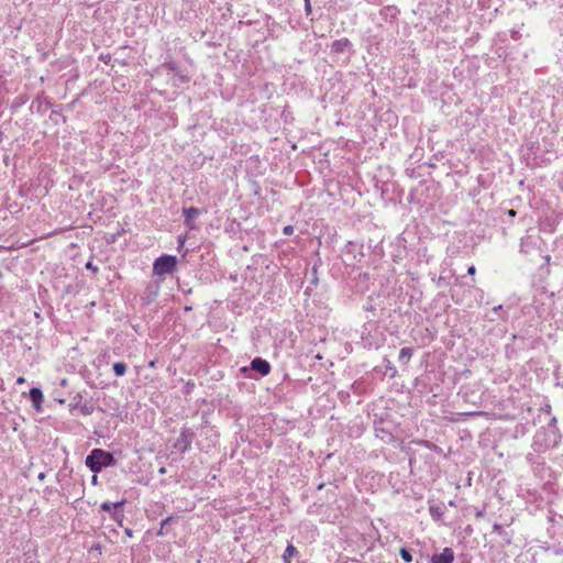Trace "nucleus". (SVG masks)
Here are the masks:
<instances>
[{"instance_id":"f257e3e1","label":"nucleus","mask_w":563,"mask_h":563,"mask_svg":"<svg viewBox=\"0 0 563 563\" xmlns=\"http://www.w3.org/2000/svg\"><path fill=\"white\" fill-rule=\"evenodd\" d=\"M113 464V455L103 451L102 449H93L91 453L86 457V465L93 473H99L102 467Z\"/></svg>"},{"instance_id":"f03ea898","label":"nucleus","mask_w":563,"mask_h":563,"mask_svg":"<svg viewBox=\"0 0 563 563\" xmlns=\"http://www.w3.org/2000/svg\"><path fill=\"white\" fill-rule=\"evenodd\" d=\"M177 265V258L173 255H162L156 258L153 264V272L155 275L170 274L175 271Z\"/></svg>"},{"instance_id":"7ed1b4c3","label":"nucleus","mask_w":563,"mask_h":563,"mask_svg":"<svg viewBox=\"0 0 563 563\" xmlns=\"http://www.w3.org/2000/svg\"><path fill=\"white\" fill-rule=\"evenodd\" d=\"M183 213L185 216V224L187 225V228L189 230L196 229L194 220L198 214H200V210L195 207L183 208Z\"/></svg>"},{"instance_id":"20e7f679","label":"nucleus","mask_w":563,"mask_h":563,"mask_svg":"<svg viewBox=\"0 0 563 563\" xmlns=\"http://www.w3.org/2000/svg\"><path fill=\"white\" fill-rule=\"evenodd\" d=\"M251 368L258 372L262 376H266L271 372L269 363L260 357H256L252 361Z\"/></svg>"},{"instance_id":"39448f33","label":"nucleus","mask_w":563,"mask_h":563,"mask_svg":"<svg viewBox=\"0 0 563 563\" xmlns=\"http://www.w3.org/2000/svg\"><path fill=\"white\" fill-rule=\"evenodd\" d=\"M453 560V551L450 548H445L440 554L433 555L430 560V563H452Z\"/></svg>"},{"instance_id":"423d86ee","label":"nucleus","mask_w":563,"mask_h":563,"mask_svg":"<svg viewBox=\"0 0 563 563\" xmlns=\"http://www.w3.org/2000/svg\"><path fill=\"white\" fill-rule=\"evenodd\" d=\"M30 399L37 411L42 410V402L44 400L43 393L40 388L33 387L30 389Z\"/></svg>"},{"instance_id":"0eeeda50","label":"nucleus","mask_w":563,"mask_h":563,"mask_svg":"<svg viewBox=\"0 0 563 563\" xmlns=\"http://www.w3.org/2000/svg\"><path fill=\"white\" fill-rule=\"evenodd\" d=\"M351 46V42L347 38H340L331 44V51L335 54L343 53Z\"/></svg>"},{"instance_id":"6e6552de","label":"nucleus","mask_w":563,"mask_h":563,"mask_svg":"<svg viewBox=\"0 0 563 563\" xmlns=\"http://www.w3.org/2000/svg\"><path fill=\"white\" fill-rule=\"evenodd\" d=\"M298 553L294 544L289 543L283 554L284 563H291V559Z\"/></svg>"},{"instance_id":"1a4fd4ad","label":"nucleus","mask_w":563,"mask_h":563,"mask_svg":"<svg viewBox=\"0 0 563 563\" xmlns=\"http://www.w3.org/2000/svg\"><path fill=\"white\" fill-rule=\"evenodd\" d=\"M412 356V350L410 347H402L399 352V362L407 365Z\"/></svg>"},{"instance_id":"9d476101","label":"nucleus","mask_w":563,"mask_h":563,"mask_svg":"<svg viewBox=\"0 0 563 563\" xmlns=\"http://www.w3.org/2000/svg\"><path fill=\"white\" fill-rule=\"evenodd\" d=\"M113 372L115 376H123L126 372V365L123 362H117L113 364Z\"/></svg>"},{"instance_id":"9b49d317","label":"nucleus","mask_w":563,"mask_h":563,"mask_svg":"<svg viewBox=\"0 0 563 563\" xmlns=\"http://www.w3.org/2000/svg\"><path fill=\"white\" fill-rule=\"evenodd\" d=\"M69 407H70V410L79 408V411L82 415H90V412H91L86 405L79 407L77 404H70Z\"/></svg>"},{"instance_id":"f8f14e48","label":"nucleus","mask_w":563,"mask_h":563,"mask_svg":"<svg viewBox=\"0 0 563 563\" xmlns=\"http://www.w3.org/2000/svg\"><path fill=\"white\" fill-rule=\"evenodd\" d=\"M123 504H124V501H120V503H117V504L103 503L101 505V509L103 511H110L112 509V507H119V506H122Z\"/></svg>"},{"instance_id":"ddd939ff","label":"nucleus","mask_w":563,"mask_h":563,"mask_svg":"<svg viewBox=\"0 0 563 563\" xmlns=\"http://www.w3.org/2000/svg\"><path fill=\"white\" fill-rule=\"evenodd\" d=\"M180 441L184 443V450H188L191 445V441L188 439L186 432H181Z\"/></svg>"},{"instance_id":"4468645a","label":"nucleus","mask_w":563,"mask_h":563,"mask_svg":"<svg viewBox=\"0 0 563 563\" xmlns=\"http://www.w3.org/2000/svg\"><path fill=\"white\" fill-rule=\"evenodd\" d=\"M400 555H401L402 560H405L406 562H411L412 561L411 554L406 549H401L400 550Z\"/></svg>"},{"instance_id":"2eb2a0df","label":"nucleus","mask_w":563,"mask_h":563,"mask_svg":"<svg viewBox=\"0 0 563 563\" xmlns=\"http://www.w3.org/2000/svg\"><path fill=\"white\" fill-rule=\"evenodd\" d=\"M294 231H295V230H294V227H292V225H286V227H284V229H283V233H284L285 235H291V234L294 233Z\"/></svg>"},{"instance_id":"dca6fc26","label":"nucleus","mask_w":563,"mask_h":563,"mask_svg":"<svg viewBox=\"0 0 563 563\" xmlns=\"http://www.w3.org/2000/svg\"><path fill=\"white\" fill-rule=\"evenodd\" d=\"M86 268H87V269H89V271H91L93 274H97V273H98V271H99V269H98V267H97V266H95L91 262H88V263L86 264Z\"/></svg>"},{"instance_id":"f3484780","label":"nucleus","mask_w":563,"mask_h":563,"mask_svg":"<svg viewBox=\"0 0 563 563\" xmlns=\"http://www.w3.org/2000/svg\"><path fill=\"white\" fill-rule=\"evenodd\" d=\"M419 444H420V445H423V446H426V448H429V449H431V448H434V446H435L434 444H432V443H430L429 441H426V440L420 441V442H419Z\"/></svg>"},{"instance_id":"a211bd4d","label":"nucleus","mask_w":563,"mask_h":563,"mask_svg":"<svg viewBox=\"0 0 563 563\" xmlns=\"http://www.w3.org/2000/svg\"><path fill=\"white\" fill-rule=\"evenodd\" d=\"M467 273H468L470 275H475V273H476V268H475V266H470V267H468V269H467Z\"/></svg>"},{"instance_id":"6ab92c4d","label":"nucleus","mask_w":563,"mask_h":563,"mask_svg":"<svg viewBox=\"0 0 563 563\" xmlns=\"http://www.w3.org/2000/svg\"><path fill=\"white\" fill-rule=\"evenodd\" d=\"M25 378L23 376H20L18 379H16V384L18 385H23L25 383Z\"/></svg>"},{"instance_id":"aec40b11","label":"nucleus","mask_w":563,"mask_h":563,"mask_svg":"<svg viewBox=\"0 0 563 563\" xmlns=\"http://www.w3.org/2000/svg\"><path fill=\"white\" fill-rule=\"evenodd\" d=\"M185 241H186V239H185V238H180V239L178 240V245H179V247H183V246H184Z\"/></svg>"},{"instance_id":"412c9836","label":"nucleus","mask_w":563,"mask_h":563,"mask_svg":"<svg viewBox=\"0 0 563 563\" xmlns=\"http://www.w3.org/2000/svg\"><path fill=\"white\" fill-rule=\"evenodd\" d=\"M155 366H156V361H154V360H153V361H150V363H148V367H150V368H154Z\"/></svg>"},{"instance_id":"4be33fe9","label":"nucleus","mask_w":563,"mask_h":563,"mask_svg":"<svg viewBox=\"0 0 563 563\" xmlns=\"http://www.w3.org/2000/svg\"><path fill=\"white\" fill-rule=\"evenodd\" d=\"M508 214H509V217H515L516 216V211L514 209H511V210L508 211Z\"/></svg>"},{"instance_id":"5701e85b","label":"nucleus","mask_w":563,"mask_h":563,"mask_svg":"<svg viewBox=\"0 0 563 563\" xmlns=\"http://www.w3.org/2000/svg\"><path fill=\"white\" fill-rule=\"evenodd\" d=\"M169 520H170V518H167V519L163 520V522H162V527H163L164 525H166Z\"/></svg>"},{"instance_id":"b1692460","label":"nucleus","mask_w":563,"mask_h":563,"mask_svg":"<svg viewBox=\"0 0 563 563\" xmlns=\"http://www.w3.org/2000/svg\"><path fill=\"white\" fill-rule=\"evenodd\" d=\"M66 384H67V380H66V379H63V380H62V385H63V386H66Z\"/></svg>"},{"instance_id":"393cba45","label":"nucleus","mask_w":563,"mask_h":563,"mask_svg":"<svg viewBox=\"0 0 563 563\" xmlns=\"http://www.w3.org/2000/svg\"><path fill=\"white\" fill-rule=\"evenodd\" d=\"M474 415L483 416V415H486V413L485 412H475Z\"/></svg>"},{"instance_id":"a878e982","label":"nucleus","mask_w":563,"mask_h":563,"mask_svg":"<svg viewBox=\"0 0 563 563\" xmlns=\"http://www.w3.org/2000/svg\"><path fill=\"white\" fill-rule=\"evenodd\" d=\"M125 532H126V536H130V537H131V534H132V533H131V530L126 529V531H125Z\"/></svg>"}]
</instances>
